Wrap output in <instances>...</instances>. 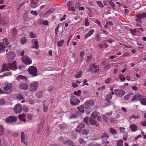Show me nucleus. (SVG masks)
Instances as JSON below:
<instances>
[{"label": "nucleus", "instance_id": "nucleus-38", "mask_svg": "<svg viewBox=\"0 0 146 146\" xmlns=\"http://www.w3.org/2000/svg\"><path fill=\"white\" fill-rule=\"evenodd\" d=\"M64 42V41L63 39H62L60 41H58L57 43L58 47L62 46Z\"/></svg>", "mask_w": 146, "mask_h": 146}, {"label": "nucleus", "instance_id": "nucleus-52", "mask_svg": "<svg viewBox=\"0 0 146 146\" xmlns=\"http://www.w3.org/2000/svg\"><path fill=\"white\" fill-rule=\"evenodd\" d=\"M133 118L134 119H138L139 118V115H137V116H135L134 114L132 115V116H131L130 117V118Z\"/></svg>", "mask_w": 146, "mask_h": 146}, {"label": "nucleus", "instance_id": "nucleus-4", "mask_svg": "<svg viewBox=\"0 0 146 146\" xmlns=\"http://www.w3.org/2000/svg\"><path fill=\"white\" fill-rule=\"evenodd\" d=\"M39 84L36 82H31L29 85V90L32 92H34L37 90Z\"/></svg>", "mask_w": 146, "mask_h": 146}, {"label": "nucleus", "instance_id": "nucleus-17", "mask_svg": "<svg viewBox=\"0 0 146 146\" xmlns=\"http://www.w3.org/2000/svg\"><path fill=\"white\" fill-rule=\"evenodd\" d=\"M25 114L23 113L19 115L18 117L20 120L21 121L23 122H25L26 121V119L25 118Z\"/></svg>", "mask_w": 146, "mask_h": 146}, {"label": "nucleus", "instance_id": "nucleus-53", "mask_svg": "<svg viewBox=\"0 0 146 146\" xmlns=\"http://www.w3.org/2000/svg\"><path fill=\"white\" fill-rule=\"evenodd\" d=\"M29 36L31 38H34L36 37L35 35H34L33 33L32 32H31L29 34Z\"/></svg>", "mask_w": 146, "mask_h": 146}, {"label": "nucleus", "instance_id": "nucleus-35", "mask_svg": "<svg viewBox=\"0 0 146 146\" xmlns=\"http://www.w3.org/2000/svg\"><path fill=\"white\" fill-rule=\"evenodd\" d=\"M78 141L79 143L82 145H84L86 144V141L82 138H80L78 140Z\"/></svg>", "mask_w": 146, "mask_h": 146}, {"label": "nucleus", "instance_id": "nucleus-61", "mask_svg": "<svg viewBox=\"0 0 146 146\" xmlns=\"http://www.w3.org/2000/svg\"><path fill=\"white\" fill-rule=\"evenodd\" d=\"M5 103V101L3 99H0V106L4 104Z\"/></svg>", "mask_w": 146, "mask_h": 146}, {"label": "nucleus", "instance_id": "nucleus-5", "mask_svg": "<svg viewBox=\"0 0 146 146\" xmlns=\"http://www.w3.org/2000/svg\"><path fill=\"white\" fill-rule=\"evenodd\" d=\"M21 59L23 62L25 64H30L32 63L31 59L27 55L23 56L21 58Z\"/></svg>", "mask_w": 146, "mask_h": 146}, {"label": "nucleus", "instance_id": "nucleus-57", "mask_svg": "<svg viewBox=\"0 0 146 146\" xmlns=\"http://www.w3.org/2000/svg\"><path fill=\"white\" fill-rule=\"evenodd\" d=\"M77 109L80 113H84L85 110L84 109L81 108H78V107L77 108Z\"/></svg>", "mask_w": 146, "mask_h": 146}, {"label": "nucleus", "instance_id": "nucleus-34", "mask_svg": "<svg viewBox=\"0 0 146 146\" xmlns=\"http://www.w3.org/2000/svg\"><path fill=\"white\" fill-rule=\"evenodd\" d=\"M20 41L21 44H24L26 43L27 40L25 37H24L21 39Z\"/></svg>", "mask_w": 146, "mask_h": 146}, {"label": "nucleus", "instance_id": "nucleus-13", "mask_svg": "<svg viewBox=\"0 0 146 146\" xmlns=\"http://www.w3.org/2000/svg\"><path fill=\"white\" fill-rule=\"evenodd\" d=\"M142 97L141 95L139 94H137L135 95L132 99V101L134 102L135 101H140Z\"/></svg>", "mask_w": 146, "mask_h": 146}, {"label": "nucleus", "instance_id": "nucleus-6", "mask_svg": "<svg viewBox=\"0 0 146 146\" xmlns=\"http://www.w3.org/2000/svg\"><path fill=\"white\" fill-rule=\"evenodd\" d=\"M13 110L16 113H19L22 112L23 110V108L20 104H17L14 108Z\"/></svg>", "mask_w": 146, "mask_h": 146}, {"label": "nucleus", "instance_id": "nucleus-45", "mask_svg": "<svg viewBox=\"0 0 146 146\" xmlns=\"http://www.w3.org/2000/svg\"><path fill=\"white\" fill-rule=\"evenodd\" d=\"M23 110L24 112L26 113L28 111L29 109L27 106H23Z\"/></svg>", "mask_w": 146, "mask_h": 146}, {"label": "nucleus", "instance_id": "nucleus-55", "mask_svg": "<svg viewBox=\"0 0 146 146\" xmlns=\"http://www.w3.org/2000/svg\"><path fill=\"white\" fill-rule=\"evenodd\" d=\"M77 117V115L75 114H72L70 116V118H76Z\"/></svg>", "mask_w": 146, "mask_h": 146}, {"label": "nucleus", "instance_id": "nucleus-28", "mask_svg": "<svg viewBox=\"0 0 146 146\" xmlns=\"http://www.w3.org/2000/svg\"><path fill=\"white\" fill-rule=\"evenodd\" d=\"M20 79L23 80H27V77L25 76H23L22 75H19L18 76L17 78V80H19Z\"/></svg>", "mask_w": 146, "mask_h": 146}, {"label": "nucleus", "instance_id": "nucleus-25", "mask_svg": "<svg viewBox=\"0 0 146 146\" xmlns=\"http://www.w3.org/2000/svg\"><path fill=\"white\" fill-rule=\"evenodd\" d=\"M130 127L133 132H135L137 130V126L134 124L130 125Z\"/></svg>", "mask_w": 146, "mask_h": 146}, {"label": "nucleus", "instance_id": "nucleus-63", "mask_svg": "<svg viewBox=\"0 0 146 146\" xmlns=\"http://www.w3.org/2000/svg\"><path fill=\"white\" fill-rule=\"evenodd\" d=\"M81 76V74H75L74 76L75 77L77 78H79Z\"/></svg>", "mask_w": 146, "mask_h": 146}, {"label": "nucleus", "instance_id": "nucleus-56", "mask_svg": "<svg viewBox=\"0 0 146 146\" xmlns=\"http://www.w3.org/2000/svg\"><path fill=\"white\" fill-rule=\"evenodd\" d=\"M130 31L131 32V33L132 34H133V33H136L137 30L135 29H130Z\"/></svg>", "mask_w": 146, "mask_h": 146}, {"label": "nucleus", "instance_id": "nucleus-31", "mask_svg": "<svg viewBox=\"0 0 146 146\" xmlns=\"http://www.w3.org/2000/svg\"><path fill=\"white\" fill-rule=\"evenodd\" d=\"M140 102L141 104L143 105H146V98H145V97H143L142 96L141 100L140 101Z\"/></svg>", "mask_w": 146, "mask_h": 146}, {"label": "nucleus", "instance_id": "nucleus-62", "mask_svg": "<svg viewBox=\"0 0 146 146\" xmlns=\"http://www.w3.org/2000/svg\"><path fill=\"white\" fill-rule=\"evenodd\" d=\"M81 5V4L80 2H78L76 3L75 5V7L76 8H79Z\"/></svg>", "mask_w": 146, "mask_h": 146}, {"label": "nucleus", "instance_id": "nucleus-43", "mask_svg": "<svg viewBox=\"0 0 146 146\" xmlns=\"http://www.w3.org/2000/svg\"><path fill=\"white\" fill-rule=\"evenodd\" d=\"M89 117H86L84 119V121L85 123L88 125H89V123L88 122Z\"/></svg>", "mask_w": 146, "mask_h": 146}, {"label": "nucleus", "instance_id": "nucleus-8", "mask_svg": "<svg viewBox=\"0 0 146 146\" xmlns=\"http://www.w3.org/2000/svg\"><path fill=\"white\" fill-rule=\"evenodd\" d=\"M115 94L118 97H121L125 94L124 91L121 90L115 89L114 90Z\"/></svg>", "mask_w": 146, "mask_h": 146}, {"label": "nucleus", "instance_id": "nucleus-30", "mask_svg": "<svg viewBox=\"0 0 146 146\" xmlns=\"http://www.w3.org/2000/svg\"><path fill=\"white\" fill-rule=\"evenodd\" d=\"M99 114V113L98 111H95L92 113L91 116L94 118H95Z\"/></svg>", "mask_w": 146, "mask_h": 146}, {"label": "nucleus", "instance_id": "nucleus-41", "mask_svg": "<svg viewBox=\"0 0 146 146\" xmlns=\"http://www.w3.org/2000/svg\"><path fill=\"white\" fill-rule=\"evenodd\" d=\"M97 4L100 7H104V5L102 2L100 1H96Z\"/></svg>", "mask_w": 146, "mask_h": 146}, {"label": "nucleus", "instance_id": "nucleus-27", "mask_svg": "<svg viewBox=\"0 0 146 146\" xmlns=\"http://www.w3.org/2000/svg\"><path fill=\"white\" fill-rule=\"evenodd\" d=\"M94 30L93 29L90 30L89 32L86 35L85 38L86 39L88 37L91 36L94 33Z\"/></svg>", "mask_w": 146, "mask_h": 146}, {"label": "nucleus", "instance_id": "nucleus-11", "mask_svg": "<svg viewBox=\"0 0 146 146\" xmlns=\"http://www.w3.org/2000/svg\"><path fill=\"white\" fill-rule=\"evenodd\" d=\"M29 73H37L36 68L34 66H31L28 68Z\"/></svg>", "mask_w": 146, "mask_h": 146}, {"label": "nucleus", "instance_id": "nucleus-23", "mask_svg": "<svg viewBox=\"0 0 146 146\" xmlns=\"http://www.w3.org/2000/svg\"><path fill=\"white\" fill-rule=\"evenodd\" d=\"M43 127V123H42V122H41L40 124L39 127L38 129L37 132L38 134H39L40 133Z\"/></svg>", "mask_w": 146, "mask_h": 146}, {"label": "nucleus", "instance_id": "nucleus-9", "mask_svg": "<svg viewBox=\"0 0 146 146\" xmlns=\"http://www.w3.org/2000/svg\"><path fill=\"white\" fill-rule=\"evenodd\" d=\"M17 118L13 116H10L7 118L5 120V122L7 123H13L16 121Z\"/></svg>", "mask_w": 146, "mask_h": 146}, {"label": "nucleus", "instance_id": "nucleus-47", "mask_svg": "<svg viewBox=\"0 0 146 146\" xmlns=\"http://www.w3.org/2000/svg\"><path fill=\"white\" fill-rule=\"evenodd\" d=\"M46 102L45 101H44V102ZM43 111L44 112H46L47 110L48 109V107L47 106H45L44 103H43Z\"/></svg>", "mask_w": 146, "mask_h": 146}, {"label": "nucleus", "instance_id": "nucleus-48", "mask_svg": "<svg viewBox=\"0 0 146 146\" xmlns=\"http://www.w3.org/2000/svg\"><path fill=\"white\" fill-rule=\"evenodd\" d=\"M102 116L103 120H104L106 122H108V117L104 115H103Z\"/></svg>", "mask_w": 146, "mask_h": 146}, {"label": "nucleus", "instance_id": "nucleus-20", "mask_svg": "<svg viewBox=\"0 0 146 146\" xmlns=\"http://www.w3.org/2000/svg\"><path fill=\"white\" fill-rule=\"evenodd\" d=\"M11 35L13 36H16L17 35V31L16 28L14 27L12 28L11 30Z\"/></svg>", "mask_w": 146, "mask_h": 146}, {"label": "nucleus", "instance_id": "nucleus-22", "mask_svg": "<svg viewBox=\"0 0 146 146\" xmlns=\"http://www.w3.org/2000/svg\"><path fill=\"white\" fill-rule=\"evenodd\" d=\"M62 143L65 145H72L73 144V142L71 140H68L65 141H63Z\"/></svg>", "mask_w": 146, "mask_h": 146}, {"label": "nucleus", "instance_id": "nucleus-18", "mask_svg": "<svg viewBox=\"0 0 146 146\" xmlns=\"http://www.w3.org/2000/svg\"><path fill=\"white\" fill-rule=\"evenodd\" d=\"M55 11V9L54 8H52L47 11L46 13H45L43 15L44 17H47L48 15L51 14L52 12H53Z\"/></svg>", "mask_w": 146, "mask_h": 146}, {"label": "nucleus", "instance_id": "nucleus-46", "mask_svg": "<svg viewBox=\"0 0 146 146\" xmlns=\"http://www.w3.org/2000/svg\"><path fill=\"white\" fill-rule=\"evenodd\" d=\"M4 131L3 127L2 125H0V135H2Z\"/></svg>", "mask_w": 146, "mask_h": 146}, {"label": "nucleus", "instance_id": "nucleus-33", "mask_svg": "<svg viewBox=\"0 0 146 146\" xmlns=\"http://www.w3.org/2000/svg\"><path fill=\"white\" fill-rule=\"evenodd\" d=\"M89 133V130L87 129H84L82 131V135H87Z\"/></svg>", "mask_w": 146, "mask_h": 146}, {"label": "nucleus", "instance_id": "nucleus-7", "mask_svg": "<svg viewBox=\"0 0 146 146\" xmlns=\"http://www.w3.org/2000/svg\"><path fill=\"white\" fill-rule=\"evenodd\" d=\"M136 16V18L135 19L136 21L138 22H140L142 19H144L145 18L146 13L145 12H143L141 14H138Z\"/></svg>", "mask_w": 146, "mask_h": 146}, {"label": "nucleus", "instance_id": "nucleus-42", "mask_svg": "<svg viewBox=\"0 0 146 146\" xmlns=\"http://www.w3.org/2000/svg\"><path fill=\"white\" fill-rule=\"evenodd\" d=\"M127 132H124L123 133V139L125 141H126L127 139Z\"/></svg>", "mask_w": 146, "mask_h": 146}, {"label": "nucleus", "instance_id": "nucleus-44", "mask_svg": "<svg viewBox=\"0 0 146 146\" xmlns=\"http://www.w3.org/2000/svg\"><path fill=\"white\" fill-rule=\"evenodd\" d=\"M17 98L20 100L22 99H23L24 98L23 96V95L21 94H19L17 96Z\"/></svg>", "mask_w": 146, "mask_h": 146}, {"label": "nucleus", "instance_id": "nucleus-24", "mask_svg": "<svg viewBox=\"0 0 146 146\" xmlns=\"http://www.w3.org/2000/svg\"><path fill=\"white\" fill-rule=\"evenodd\" d=\"M109 137V136L106 133H102V135L101 136V139L102 140H106L108 139Z\"/></svg>", "mask_w": 146, "mask_h": 146}, {"label": "nucleus", "instance_id": "nucleus-15", "mask_svg": "<svg viewBox=\"0 0 146 146\" xmlns=\"http://www.w3.org/2000/svg\"><path fill=\"white\" fill-rule=\"evenodd\" d=\"M90 123L92 125H95L98 126L99 125V124L97 123V121L94 119V118H90L89 120Z\"/></svg>", "mask_w": 146, "mask_h": 146}, {"label": "nucleus", "instance_id": "nucleus-60", "mask_svg": "<svg viewBox=\"0 0 146 146\" xmlns=\"http://www.w3.org/2000/svg\"><path fill=\"white\" fill-rule=\"evenodd\" d=\"M111 80H112V79L111 78H108V79L106 80H105V82L106 84H108V83H109L110 82Z\"/></svg>", "mask_w": 146, "mask_h": 146}, {"label": "nucleus", "instance_id": "nucleus-39", "mask_svg": "<svg viewBox=\"0 0 146 146\" xmlns=\"http://www.w3.org/2000/svg\"><path fill=\"white\" fill-rule=\"evenodd\" d=\"M117 146H123V141L122 140L120 139L117 142Z\"/></svg>", "mask_w": 146, "mask_h": 146}, {"label": "nucleus", "instance_id": "nucleus-12", "mask_svg": "<svg viewBox=\"0 0 146 146\" xmlns=\"http://www.w3.org/2000/svg\"><path fill=\"white\" fill-rule=\"evenodd\" d=\"M15 56V53L13 52H10L7 54L6 57L10 60H13Z\"/></svg>", "mask_w": 146, "mask_h": 146}, {"label": "nucleus", "instance_id": "nucleus-50", "mask_svg": "<svg viewBox=\"0 0 146 146\" xmlns=\"http://www.w3.org/2000/svg\"><path fill=\"white\" fill-rule=\"evenodd\" d=\"M101 35H97L96 37V39L98 41H99L101 40V38L100 37Z\"/></svg>", "mask_w": 146, "mask_h": 146}, {"label": "nucleus", "instance_id": "nucleus-64", "mask_svg": "<svg viewBox=\"0 0 146 146\" xmlns=\"http://www.w3.org/2000/svg\"><path fill=\"white\" fill-rule=\"evenodd\" d=\"M141 125L143 126H146V120H144L141 122Z\"/></svg>", "mask_w": 146, "mask_h": 146}, {"label": "nucleus", "instance_id": "nucleus-36", "mask_svg": "<svg viewBox=\"0 0 146 146\" xmlns=\"http://www.w3.org/2000/svg\"><path fill=\"white\" fill-rule=\"evenodd\" d=\"M43 94V92L42 91H39L36 94V96L38 98H41Z\"/></svg>", "mask_w": 146, "mask_h": 146}, {"label": "nucleus", "instance_id": "nucleus-2", "mask_svg": "<svg viewBox=\"0 0 146 146\" xmlns=\"http://www.w3.org/2000/svg\"><path fill=\"white\" fill-rule=\"evenodd\" d=\"M94 101L93 100H90L86 101L84 104L85 109H92L91 107L94 105Z\"/></svg>", "mask_w": 146, "mask_h": 146}, {"label": "nucleus", "instance_id": "nucleus-51", "mask_svg": "<svg viewBox=\"0 0 146 146\" xmlns=\"http://www.w3.org/2000/svg\"><path fill=\"white\" fill-rule=\"evenodd\" d=\"M89 146H100V145L98 143H97L96 144L94 145L93 143L92 142H90L88 144Z\"/></svg>", "mask_w": 146, "mask_h": 146}, {"label": "nucleus", "instance_id": "nucleus-14", "mask_svg": "<svg viewBox=\"0 0 146 146\" xmlns=\"http://www.w3.org/2000/svg\"><path fill=\"white\" fill-rule=\"evenodd\" d=\"M85 124L83 123H81L77 127L76 129V131L78 132H81L82 129H83L85 126Z\"/></svg>", "mask_w": 146, "mask_h": 146}, {"label": "nucleus", "instance_id": "nucleus-1", "mask_svg": "<svg viewBox=\"0 0 146 146\" xmlns=\"http://www.w3.org/2000/svg\"><path fill=\"white\" fill-rule=\"evenodd\" d=\"M8 65L4 63L0 72H3L6 71H9L10 69L12 70H14L17 69L15 61H14L12 63H8Z\"/></svg>", "mask_w": 146, "mask_h": 146}, {"label": "nucleus", "instance_id": "nucleus-26", "mask_svg": "<svg viewBox=\"0 0 146 146\" xmlns=\"http://www.w3.org/2000/svg\"><path fill=\"white\" fill-rule=\"evenodd\" d=\"M32 42L34 43V45L35 46V48L36 49H38L39 48V45L38 42L37 40L35 39H33L32 41Z\"/></svg>", "mask_w": 146, "mask_h": 146}, {"label": "nucleus", "instance_id": "nucleus-49", "mask_svg": "<svg viewBox=\"0 0 146 146\" xmlns=\"http://www.w3.org/2000/svg\"><path fill=\"white\" fill-rule=\"evenodd\" d=\"M86 109V112L87 114H90V113L91 111H92L93 110V109Z\"/></svg>", "mask_w": 146, "mask_h": 146}, {"label": "nucleus", "instance_id": "nucleus-29", "mask_svg": "<svg viewBox=\"0 0 146 146\" xmlns=\"http://www.w3.org/2000/svg\"><path fill=\"white\" fill-rule=\"evenodd\" d=\"M112 98V96L110 94H109L106 96V100L109 103H111L110 100Z\"/></svg>", "mask_w": 146, "mask_h": 146}, {"label": "nucleus", "instance_id": "nucleus-58", "mask_svg": "<svg viewBox=\"0 0 146 146\" xmlns=\"http://www.w3.org/2000/svg\"><path fill=\"white\" fill-rule=\"evenodd\" d=\"M42 23L44 25H48V22L47 20H44L42 21Z\"/></svg>", "mask_w": 146, "mask_h": 146}, {"label": "nucleus", "instance_id": "nucleus-54", "mask_svg": "<svg viewBox=\"0 0 146 146\" xmlns=\"http://www.w3.org/2000/svg\"><path fill=\"white\" fill-rule=\"evenodd\" d=\"M87 81H88V80L86 79H84L83 81L82 85L83 86H84L85 85H86L87 86H88L89 85V84L88 83H87Z\"/></svg>", "mask_w": 146, "mask_h": 146}, {"label": "nucleus", "instance_id": "nucleus-3", "mask_svg": "<svg viewBox=\"0 0 146 146\" xmlns=\"http://www.w3.org/2000/svg\"><path fill=\"white\" fill-rule=\"evenodd\" d=\"M70 104L74 106H77L80 103V101L79 99L75 96H72L70 101Z\"/></svg>", "mask_w": 146, "mask_h": 146}, {"label": "nucleus", "instance_id": "nucleus-59", "mask_svg": "<svg viewBox=\"0 0 146 146\" xmlns=\"http://www.w3.org/2000/svg\"><path fill=\"white\" fill-rule=\"evenodd\" d=\"M30 12L32 14L36 16L38 14L37 12L35 11H33V10H32Z\"/></svg>", "mask_w": 146, "mask_h": 146}, {"label": "nucleus", "instance_id": "nucleus-32", "mask_svg": "<svg viewBox=\"0 0 146 146\" xmlns=\"http://www.w3.org/2000/svg\"><path fill=\"white\" fill-rule=\"evenodd\" d=\"M119 78L121 82H124L125 78L123 74H120L119 76Z\"/></svg>", "mask_w": 146, "mask_h": 146}, {"label": "nucleus", "instance_id": "nucleus-40", "mask_svg": "<svg viewBox=\"0 0 146 146\" xmlns=\"http://www.w3.org/2000/svg\"><path fill=\"white\" fill-rule=\"evenodd\" d=\"M81 91L80 90H78L77 91H75L74 92V95H77L78 96H80V94L81 93Z\"/></svg>", "mask_w": 146, "mask_h": 146}, {"label": "nucleus", "instance_id": "nucleus-16", "mask_svg": "<svg viewBox=\"0 0 146 146\" xmlns=\"http://www.w3.org/2000/svg\"><path fill=\"white\" fill-rule=\"evenodd\" d=\"M28 86V84L27 83H21L19 85V88L24 90H27Z\"/></svg>", "mask_w": 146, "mask_h": 146}, {"label": "nucleus", "instance_id": "nucleus-37", "mask_svg": "<svg viewBox=\"0 0 146 146\" xmlns=\"http://www.w3.org/2000/svg\"><path fill=\"white\" fill-rule=\"evenodd\" d=\"M110 133L112 134H117L116 130L111 127L110 128Z\"/></svg>", "mask_w": 146, "mask_h": 146}, {"label": "nucleus", "instance_id": "nucleus-19", "mask_svg": "<svg viewBox=\"0 0 146 146\" xmlns=\"http://www.w3.org/2000/svg\"><path fill=\"white\" fill-rule=\"evenodd\" d=\"M21 141L22 143H24L26 145H27V142H25V134L23 132H22L21 133Z\"/></svg>", "mask_w": 146, "mask_h": 146}, {"label": "nucleus", "instance_id": "nucleus-21", "mask_svg": "<svg viewBox=\"0 0 146 146\" xmlns=\"http://www.w3.org/2000/svg\"><path fill=\"white\" fill-rule=\"evenodd\" d=\"M5 46L3 42L0 43V51L2 52H4Z\"/></svg>", "mask_w": 146, "mask_h": 146}, {"label": "nucleus", "instance_id": "nucleus-10", "mask_svg": "<svg viewBox=\"0 0 146 146\" xmlns=\"http://www.w3.org/2000/svg\"><path fill=\"white\" fill-rule=\"evenodd\" d=\"M12 87V84H10L5 86L4 88V90L5 93L8 94L10 93L9 91L11 90Z\"/></svg>", "mask_w": 146, "mask_h": 146}]
</instances>
